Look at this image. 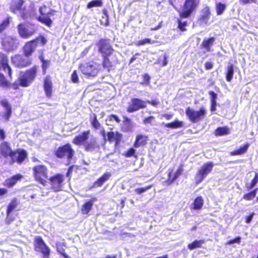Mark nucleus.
I'll use <instances>...</instances> for the list:
<instances>
[{
    "label": "nucleus",
    "instance_id": "nucleus-1",
    "mask_svg": "<svg viewBox=\"0 0 258 258\" xmlns=\"http://www.w3.org/2000/svg\"><path fill=\"white\" fill-rule=\"evenodd\" d=\"M0 153L6 159H10V163L22 164L28 157V153L23 149L13 150L8 142H4L0 146Z\"/></svg>",
    "mask_w": 258,
    "mask_h": 258
},
{
    "label": "nucleus",
    "instance_id": "nucleus-2",
    "mask_svg": "<svg viewBox=\"0 0 258 258\" xmlns=\"http://www.w3.org/2000/svg\"><path fill=\"white\" fill-rule=\"evenodd\" d=\"M32 171L35 181L43 186H45L49 178L48 167L43 164L36 165L32 168Z\"/></svg>",
    "mask_w": 258,
    "mask_h": 258
},
{
    "label": "nucleus",
    "instance_id": "nucleus-3",
    "mask_svg": "<svg viewBox=\"0 0 258 258\" xmlns=\"http://www.w3.org/2000/svg\"><path fill=\"white\" fill-rule=\"evenodd\" d=\"M53 155L57 159L70 161L75 157V151L70 143H66L54 149Z\"/></svg>",
    "mask_w": 258,
    "mask_h": 258
},
{
    "label": "nucleus",
    "instance_id": "nucleus-4",
    "mask_svg": "<svg viewBox=\"0 0 258 258\" xmlns=\"http://www.w3.org/2000/svg\"><path fill=\"white\" fill-rule=\"evenodd\" d=\"M34 250L41 254L43 258H49L51 250L40 236H36L34 239Z\"/></svg>",
    "mask_w": 258,
    "mask_h": 258
},
{
    "label": "nucleus",
    "instance_id": "nucleus-5",
    "mask_svg": "<svg viewBox=\"0 0 258 258\" xmlns=\"http://www.w3.org/2000/svg\"><path fill=\"white\" fill-rule=\"evenodd\" d=\"M18 34L23 39H28L37 31L36 26L30 23H22L17 26Z\"/></svg>",
    "mask_w": 258,
    "mask_h": 258
},
{
    "label": "nucleus",
    "instance_id": "nucleus-6",
    "mask_svg": "<svg viewBox=\"0 0 258 258\" xmlns=\"http://www.w3.org/2000/svg\"><path fill=\"white\" fill-rule=\"evenodd\" d=\"M214 163L208 162L204 163L197 171L195 179L197 184L202 182L207 175L212 171Z\"/></svg>",
    "mask_w": 258,
    "mask_h": 258
},
{
    "label": "nucleus",
    "instance_id": "nucleus-7",
    "mask_svg": "<svg viewBox=\"0 0 258 258\" xmlns=\"http://www.w3.org/2000/svg\"><path fill=\"white\" fill-rule=\"evenodd\" d=\"M206 110L201 107L199 110H195L188 107L185 110V114L189 120L193 123H196L203 119L206 114Z\"/></svg>",
    "mask_w": 258,
    "mask_h": 258
},
{
    "label": "nucleus",
    "instance_id": "nucleus-8",
    "mask_svg": "<svg viewBox=\"0 0 258 258\" xmlns=\"http://www.w3.org/2000/svg\"><path fill=\"white\" fill-rule=\"evenodd\" d=\"M199 4L198 0H185L182 11L179 13L180 18H188L196 10Z\"/></svg>",
    "mask_w": 258,
    "mask_h": 258
},
{
    "label": "nucleus",
    "instance_id": "nucleus-9",
    "mask_svg": "<svg viewBox=\"0 0 258 258\" xmlns=\"http://www.w3.org/2000/svg\"><path fill=\"white\" fill-rule=\"evenodd\" d=\"M48 180L49 181L50 187L55 192L62 190L64 184V177L61 173H56L50 176Z\"/></svg>",
    "mask_w": 258,
    "mask_h": 258
},
{
    "label": "nucleus",
    "instance_id": "nucleus-10",
    "mask_svg": "<svg viewBox=\"0 0 258 258\" xmlns=\"http://www.w3.org/2000/svg\"><path fill=\"white\" fill-rule=\"evenodd\" d=\"M183 172V165H180L176 171L173 168H169L167 171V178L164 181L166 185L172 184L182 174Z\"/></svg>",
    "mask_w": 258,
    "mask_h": 258
},
{
    "label": "nucleus",
    "instance_id": "nucleus-11",
    "mask_svg": "<svg viewBox=\"0 0 258 258\" xmlns=\"http://www.w3.org/2000/svg\"><path fill=\"white\" fill-rule=\"evenodd\" d=\"M19 44L18 39L9 36L5 37L2 42L3 49L8 52L17 49Z\"/></svg>",
    "mask_w": 258,
    "mask_h": 258
},
{
    "label": "nucleus",
    "instance_id": "nucleus-12",
    "mask_svg": "<svg viewBox=\"0 0 258 258\" xmlns=\"http://www.w3.org/2000/svg\"><path fill=\"white\" fill-rule=\"evenodd\" d=\"M80 68L83 74L89 77H93L98 72V66L96 63L92 61L81 64Z\"/></svg>",
    "mask_w": 258,
    "mask_h": 258
},
{
    "label": "nucleus",
    "instance_id": "nucleus-13",
    "mask_svg": "<svg viewBox=\"0 0 258 258\" xmlns=\"http://www.w3.org/2000/svg\"><path fill=\"white\" fill-rule=\"evenodd\" d=\"M147 107V102L141 99L132 98L126 108V111L128 113H133L140 109H144Z\"/></svg>",
    "mask_w": 258,
    "mask_h": 258
},
{
    "label": "nucleus",
    "instance_id": "nucleus-14",
    "mask_svg": "<svg viewBox=\"0 0 258 258\" xmlns=\"http://www.w3.org/2000/svg\"><path fill=\"white\" fill-rule=\"evenodd\" d=\"M11 59L12 63L17 67H26L31 64V59L24 54L15 55L12 57Z\"/></svg>",
    "mask_w": 258,
    "mask_h": 258
},
{
    "label": "nucleus",
    "instance_id": "nucleus-15",
    "mask_svg": "<svg viewBox=\"0 0 258 258\" xmlns=\"http://www.w3.org/2000/svg\"><path fill=\"white\" fill-rule=\"evenodd\" d=\"M97 45L98 47L99 52H100L103 56L110 55L113 51V49L110 43V40L108 39H100L97 44Z\"/></svg>",
    "mask_w": 258,
    "mask_h": 258
},
{
    "label": "nucleus",
    "instance_id": "nucleus-16",
    "mask_svg": "<svg viewBox=\"0 0 258 258\" xmlns=\"http://www.w3.org/2000/svg\"><path fill=\"white\" fill-rule=\"evenodd\" d=\"M46 9V8L45 6L40 8L39 12L41 14V16L38 17V20L40 22L50 27L52 23L50 17L53 15V13L51 12H45Z\"/></svg>",
    "mask_w": 258,
    "mask_h": 258
},
{
    "label": "nucleus",
    "instance_id": "nucleus-17",
    "mask_svg": "<svg viewBox=\"0 0 258 258\" xmlns=\"http://www.w3.org/2000/svg\"><path fill=\"white\" fill-rule=\"evenodd\" d=\"M0 65L2 67L3 71L5 73V76L6 77V80L7 81L6 76H8L10 79H11L12 70L8 64V59L7 56L3 53L0 52Z\"/></svg>",
    "mask_w": 258,
    "mask_h": 258
},
{
    "label": "nucleus",
    "instance_id": "nucleus-18",
    "mask_svg": "<svg viewBox=\"0 0 258 258\" xmlns=\"http://www.w3.org/2000/svg\"><path fill=\"white\" fill-rule=\"evenodd\" d=\"M90 133V131L88 130L83 132L81 134L78 135L73 139V143L78 146H83L89 139Z\"/></svg>",
    "mask_w": 258,
    "mask_h": 258
},
{
    "label": "nucleus",
    "instance_id": "nucleus-19",
    "mask_svg": "<svg viewBox=\"0 0 258 258\" xmlns=\"http://www.w3.org/2000/svg\"><path fill=\"white\" fill-rule=\"evenodd\" d=\"M211 12L209 7H206L202 11L201 14L198 19L197 23L200 26H205L210 18Z\"/></svg>",
    "mask_w": 258,
    "mask_h": 258
},
{
    "label": "nucleus",
    "instance_id": "nucleus-20",
    "mask_svg": "<svg viewBox=\"0 0 258 258\" xmlns=\"http://www.w3.org/2000/svg\"><path fill=\"white\" fill-rule=\"evenodd\" d=\"M107 137L109 142L115 143V146H118L122 140V135L118 132H108L107 133Z\"/></svg>",
    "mask_w": 258,
    "mask_h": 258
},
{
    "label": "nucleus",
    "instance_id": "nucleus-21",
    "mask_svg": "<svg viewBox=\"0 0 258 258\" xmlns=\"http://www.w3.org/2000/svg\"><path fill=\"white\" fill-rule=\"evenodd\" d=\"M36 47L37 44L35 41L31 40L27 42L23 48L24 54L30 57L35 51Z\"/></svg>",
    "mask_w": 258,
    "mask_h": 258
},
{
    "label": "nucleus",
    "instance_id": "nucleus-22",
    "mask_svg": "<svg viewBox=\"0 0 258 258\" xmlns=\"http://www.w3.org/2000/svg\"><path fill=\"white\" fill-rule=\"evenodd\" d=\"M148 136L138 134L136 137L135 141L133 144V147L135 148H138L141 147L146 146L149 141Z\"/></svg>",
    "mask_w": 258,
    "mask_h": 258
},
{
    "label": "nucleus",
    "instance_id": "nucleus-23",
    "mask_svg": "<svg viewBox=\"0 0 258 258\" xmlns=\"http://www.w3.org/2000/svg\"><path fill=\"white\" fill-rule=\"evenodd\" d=\"M23 177V175L20 173L15 174L7 179L4 183V185L8 188H11L16 184L19 181H20Z\"/></svg>",
    "mask_w": 258,
    "mask_h": 258
},
{
    "label": "nucleus",
    "instance_id": "nucleus-24",
    "mask_svg": "<svg viewBox=\"0 0 258 258\" xmlns=\"http://www.w3.org/2000/svg\"><path fill=\"white\" fill-rule=\"evenodd\" d=\"M31 82H19V83H13L11 84L10 82H0V86L2 87L12 88L13 89H17L19 88V86L23 87H28L30 85Z\"/></svg>",
    "mask_w": 258,
    "mask_h": 258
},
{
    "label": "nucleus",
    "instance_id": "nucleus-25",
    "mask_svg": "<svg viewBox=\"0 0 258 258\" xmlns=\"http://www.w3.org/2000/svg\"><path fill=\"white\" fill-rule=\"evenodd\" d=\"M97 201L96 198H92L90 200L85 202L81 208V211L83 214L88 215L92 209L93 203Z\"/></svg>",
    "mask_w": 258,
    "mask_h": 258
},
{
    "label": "nucleus",
    "instance_id": "nucleus-26",
    "mask_svg": "<svg viewBox=\"0 0 258 258\" xmlns=\"http://www.w3.org/2000/svg\"><path fill=\"white\" fill-rule=\"evenodd\" d=\"M111 176L110 172H105L101 176L93 183V187H98L101 186L106 181H107Z\"/></svg>",
    "mask_w": 258,
    "mask_h": 258
},
{
    "label": "nucleus",
    "instance_id": "nucleus-27",
    "mask_svg": "<svg viewBox=\"0 0 258 258\" xmlns=\"http://www.w3.org/2000/svg\"><path fill=\"white\" fill-rule=\"evenodd\" d=\"M249 147V144L247 143H245L241 146L238 149L230 152L229 155L232 156L242 155L247 152Z\"/></svg>",
    "mask_w": 258,
    "mask_h": 258
},
{
    "label": "nucleus",
    "instance_id": "nucleus-28",
    "mask_svg": "<svg viewBox=\"0 0 258 258\" xmlns=\"http://www.w3.org/2000/svg\"><path fill=\"white\" fill-rule=\"evenodd\" d=\"M18 205V203L17 199L15 198L13 199L8 204L6 211L7 219L10 220L11 221L13 220V219L11 218L10 216L12 212L17 208Z\"/></svg>",
    "mask_w": 258,
    "mask_h": 258
},
{
    "label": "nucleus",
    "instance_id": "nucleus-29",
    "mask_svg": "<svg viewBox=\"0 0 258 258\" xmlns=\"http://www.w3.org/2000/svg\"><path fill=\"white\" fill-rule=\"evenodd\" d=\"M1 104L6 109V112L4 114V117L6 120H8L12 114V108L11 105L7 100H3L1 102Z\"/></svg>",
    "mask_w": 258,
    "mask_h": 258
},
{
    "label": "nucleus",
    "instance_id": "nucleus-30",
    "mask_svg": "<svg viewBox=\"0 0 258 258\" xmlns=\"http://www.w3.org/2000/svg\"><path fill=\"white\" fill-rule=\"evenodd\" d=\"M84 150L87 152H91L98 148L99 146L97 144L96 140L93 139L91 141L86 142L83 146Z\"/></svg>",
    "mask_w": 258,
    "mask_h": 258
},
{
    "label": "nucleus",
    "instance_id": "nucleus-31",
    "mask_svg": "<svg viewBox=\"0 0 258 258\" xmlns=\"http://www.w3.org/2000/svg\"><path fill=\"white\" fill-rule=\"evenodd\" d=\"M23 4L24 1L23 0H17L13 1L10 7L11 11L14 13H16L17 11H21Z\"/></svg>",
    "mask_w": 258,
    "mask_h": 258
},
{
    "label": "nucleus",
    "instance_id": "nucleus-32",
    "mask_svg": "<svg viewBox=\"0 0 258 258\" xmlns=\"http://www.w3.org/2000/svg\"><path fill=\"white\" fill-rule=\"evenodd\" d=\"M204 203V201L202 196H198L194 200L192 203V209L195 210H201Z\"/></svg>",
    "mask_w": 258,
    "mask_h": 258
},
{
    "label": "nucleus",
    "instance_id": "nucleus-33",
    "mask_svg": "<svg viewBox=\"0 0 258 258\" xmlns=\"http://www.w3.org/2000/svg\"><path fill=\"white\" fill-rule=\"evenodd\" d=\"M36 69L32 68L27 71L24 75V78L21 79L20 81H31L34 79L36 76Z\"/></svg>",
    "mask_w": 258,
    "mask_h": 258
},
{
    "label": "nucleus",
    "instance_id": "nucleus-34",
    "mask_svg": "<svg viewBox=\"0 0 258 258\" xmlns=\"http://www.w3.org/2000/svg\"><path fill=\"white\" fill-rule=\"evenodd\" d=\"M209 94L211 96V110L212 112L215 111L217 107V94L212 91H210Z\"/></svg>",
    "mask_w": 258,
    "mask_h": 258
},
{
    "label": "nucleus",
    "instance_id": "nucleus-35",
    "mask_svg": "<svg viewBox=\"0 0 258 258\" xmlns=\"http://www.w3.org/2000/svg\"><path fill=\"white\" fill-rule=\"evenodd\" d=\"M230 130L227 126L218 127L214 131L216 136H222L230 134Z\"/></svg>",
    "mask_w": 258,
    "mask_h": 258
},
{
    "label": "nucleus",
    "instance_id": "nucleus-36",
    "mask_svg": "<svg viewBox=\"0 0 258 258\" xmlns=\"http://www.w3.org/2000/svg\"><path fill=\"white\" fill-rule=\"evenodd\" d=\"M43 88L47 97L49 98H51L52 92V82H44Z\"/></svg>",
    "mask_w": 258,
    "mask_h": 258
},
{
    "label": "nucleus",
    "instance_id": "nucleus-37",
    "mask_svg": "<svg viewBox=\"0 0 258 258\" xmlns=\"http://www.w3.org/2000/svg\"><path fill=\"white\" fill-rule=\"evenodd\" d=\"M205 243L204 239L195 240L190 243L187 245V247L190 250H192L195 248H200L203 243Z\"/></svg>",
    "mask_w": 258,
    "mask_h": 258
},
{
    "label": "nucleus",
    "instance_id": "nucleus-38",
    "mask_svg": "<svg viewBox=\"0 0 258 258\" xmlns=\"http://www.w3.org/2000/svg\"><path fill=\"white\" fill-rule=\"evenodd\" d=\"M215 40L214 37H211L207 40L204 39L202 42V46L205 48L207 51H210V47L213 45Z\"/></svg>",
    "mask_w": 258,
    "mask_h": 258
},
{
    "label": "nucleus",
    "instance_id": "nucleus-39",
    "mask_svg": "<svg viewBox=\"0 0 258 258\" xmlns=\"http://www.w3.org/2000/svg\"><path fill=\"white\" fill-rule=\"evenodd\" d=\"M92 126L95 130H98L101 127V124L97 119L96 114L93 113L90 118Z\"/></svg>",
    "mask_w": 258,
    "mask_h": 258
},
{
    "label": "nucleus",
    "instance_id": "nucleus-40",
    "mask_svg": "<svg viewBox=\"0 0 258 258\" xmlns=\"http://www.w3.org/2000/svg\"><path fill=\"white\" fill-rule=\"evenodd\" d=\"M183 123L182 121L175 120L171 122L165 124L164 126L168 128L175 129L181 127Z\"/></svg>",
    "mask_w": 258,
    "mask_h": 258
},
{
    "label": "nucleus",
    "instance_id": "nucleus-41",
    "mask_svg": "<svg viewBox=\"0 0 258 258\" xmlns=\"http://www.w3.org/2000/svg\"><path fill=\"white\" fill-rule=\"evenodd\" d=\"M226 6L221 3H216V11L217 15H221L225 10Z\"/></svg>",
    "mask_w": 258,
    "mask_h": 258
},
{
    "label": "nucleus",
    "instance_id": "nucleus-42",
    "mask_svg": "<svg viewBox=\"0 0 258 258\" xmlns=\"http://www.w3.org/2000/svg\"><path fill=\"white\" fill-rule=\"evenodd\" d=\"M256 191L257 189H254V190L250 191L249 192L245 194L243 197V199L245 200L246 201L252 200L255 198L256 194Z\"/></svg>",
    "mask_w": 258,
    "mask_h": 258
},
{
    "label": "nucleus",
    "instance_id": "nucleus-43",
    "mask_svg": "<svg viewBox=\"0 0 258 258\" xmlns=\"http://www.w3.org/2000/svg\"><path fill=\"white\" fill-rule=\"evenodd\" d=\"M135 148H130L126 152H124L123 155L125 157H134L137 158L138 156L136 154V150Z\"/></svg>",
    "mask_w": 258,
    "mask_h": 258
},
{
    "label": "nucleus",
    "instance_id": "nucleus-44",
    "mask_svg": "<svg viewBox=\"0 0 258 258\" xmlns=\"http://www.w3.org/2000/svg\"><path fill=\"white\" fill-rule=\"evenodd\" d=\"M102 5V2L101 0H94L88 4L87 8L90 9L94 7H101Z\"/></svg>",
    "mask_w": 258,
    "mask_h": 258
},
{
    "label": "nucleus",
    "instance_id": "nucleus-45",
    "mask_svg": "<svg viewBox=\"0 0 258 258\" xmlns=\"http://www.w3.org/2000/svg\"><path fill=\"white\" fill-rule=\"evenodd\" d=\"M233 66L229 65L227 67V72L226 74L227 81H231L233 78Z\"/></svg>",
    "mask_w": 258,
    "mask_h": 258
},
{
    "label": "nucleus",
    "instance_id": "nucleus-46",
    "mask_svg": "<svg viewBox=\"0 0 258 258\" xmlns=\"http://www.w3.org/2000/svg\"><path fill=\"white\" fill-rule=\"evenodd\" d=\"M152 187V185H148L144 187L137 188L135 189V192L138 195H141Z\"/></svg>",
    "mask_w": 258,
    "mask_h": 258
},
{
    "label": "nucleus",
    "instance_id": "nucleus-47",
    "mask_svg": "<svg viewBox=\"0 0 258 258\" xmlns=\"http://www.w3.org/2000/svg\"><path fill=\"white\" fill-rule=\"evenodd\" d=\"M258 181V174L255 173L254 178L251 180V183L246 185V187L247 190H249L252 188L257 183Z\"/></svg>",
    "mask_w": 258,
    "mask_h": 258
},
{
    "label": "nucleus",
    "instance_id": "nucleus-48",
    "mask_svg": "<svg viewBox=\"0 0 258 258\" xmlns=\"http://www.w3.org/2000/svg\"><path fill=\"white\" fill-rule=\"evenodd\" d=\"M33 40L35 41L37 45L38 42H40L42 45H44L47 42L46 39L43 36H40Z\"/></svg>",
    "mask_w": 258,
    "mask_h": 258
},
{
    "label": "nucleus",
    "instance_id": "nucleus-49",
    "mask_svg": "<svg viewBox=\"0 0 258 258\" xmlns=\"http://www.w3.org/2000/svg\"><path fill=\"white\" fill-rule=\"evenodd\" d=\"M104 60H103V67L106 68H110L112 67V63L109 60V58L107 57L106 55L103 56Z\"/></svg>",
    "mask_w": 258,
    "mask_h": 258
},
{
    "label": "nucleus",
    "instance_id": "nucleus-50",
    "mask_svg": "<svg viewBox=\"0 0 258 258\" xmlns=\"http://www.w3.org/2000/svg\"><path fill=\"white\" fill-rule=\"evenodd\" d=\"M154 41H152L150 39L145 38L142 40L139 41L138 42V45H145L146 44H153V43H154Z\"/></svg>",
    "mask_w": 258,
    "mask_h": 258
},
{
    "label": "nucleus",
    "instance_id": "nucleus-51",
    "mask_svg": "<svg viewBox=\"0 0 258 258\" xmlns=\"http://www.w3.org/2000/svg\"><path fill=\"white\" fill-rule=\"evenodd\" d=\"M241 242V237L239 236H237L232 239H230L229 241H227V245H231L234 243H240Z\"/></svg>",
    "mask_w": 258,
    "mask_h": 258
},
{
    "label": "nucleus",
    "instance_id": "nucleus-52",
    "mask_svg": "<svg viewBox=\"0 0 258 258\" xmlns=\"http://www.w3.org/2000/svg\"><path fill=\"white\" fill-rule=\"evenodd\" d=\"M108 119L110 121H112L113 120H115L117 123H119L120 122V119L119 117L115 114H111L108 116Z\"/></svg>",
    "mask_w": 258,
    "mask_h": 258
},
{
    "label": "nucleus",
    "instance_id": "nucleus-53",
    "mask_svg": "<svg viewBox=\"0 0 258 258\" xmlns=\"http://www.w3.org/2000/svg\"><path fill=\"white\" fill-rule=\"evenodd\" d=\"M154 118H155L153 116H148L143 120V122L145 124L151 123Z\"/></svg>",
    "mask_w": 258,
    "mask_h": 258
},
{
    "label": "nucleus",
    "instance_id": "nucleus-54",
    "mask_svg": "<svg viewBox=\"0 0 258 258\" xmlns=\"http://www.w3.org/2000/svg\"><path fill=\"white\" fill-rule=\"evenodd\" d=\"M186 25H187L186 22H182L181 21L178 20V28L182 31H185L186 29H185V27L186 26Z\"/></svg>",
    "mask_w": 258,
    "mask_h": 258
},
{
    "label": "nucleus",
    "instance_id": "nucleus-55",
    "mask_svg": "<svg viewBox=\"0 0 258 258\" xmlns=\"http://www.w3.org/2000/svg\"><path fill=\"white\" fill-rule=\"evenodd\" d=\"M9 25L8 21H4L0 24V33H2Z\"/></svg>",
    "mask_w": 258,
    "mask_h": 258
},
{
    "label": "nucleus",
    "instance_id": "nucleus-56",
    "mask_svg": "<svg viewBox=\"0 0 258 258\" xmlns=\"http://www.w3.org/2000/svg\"><path fill=\"white\" fill-rule=\"evenodd\" d=\"M103 13L104 15V18H105V25L107 26L109 24L108 15L107 11L106 10H104L103 11Z\"/></svg>",
    "mask_w": 258,
    "mask_h": 258
},
{
    "label": "nucleus",
    "instance_id": "nucleus-57",
    "mask_svg": "<svg viewBox=\"0 0 258 258\" xmlns=\"http://www.w3.org/2000/svg\"><path fill=\"white\" fill-rule=\"evenodd\" d=\"M147 102L149 104L152 105L153 106H157L160 104L159 101H158V100H152L150 101L148 100V101H147Z\"/></svg>",
    "mask_w": 258,
    "mask_h": 258
},
{
    "label": "nucleus",
    "instance_id": "nucleus-58",
    "mask_svg": "<svg viewBox=\"0 0 258 258\" xmlns=\"http://www.w3.org/2000/svg\"><path fill=\"white\" fill-rule=\"evenodd\" d=\"M42 62V69H43V71H45L48 68V67L49 66L50 61L49 60H44V61H43Z\"/></svg>",
    "mask_w": 258,
    "mask_h": 258
},
{
    "label": "nucleus",
    "instance_id": "nucleus-59",
    "mask_svg": "<svg viewBox=\"0 0 258 258\" xmlns=\"http://www.w3.org/2000/svg\"><path fill=\"white\" fill-rule=\"evenodd\" d=\"M74 165H71L70 166L68 169V171L66 173V176L67 177H69L70 178L71 177V175L72 174V173L73 172V168H74Z\"/></svg>",
    "mask_w": 258,
    "mask_h": 258
},
{
    "label": "nucleus",
    "instance_id": "nucleus-60",
    "mask_svg": "<svg viewBox=\"0 0 258 258\" xmlns=\"http://www.w3.org/2000/svg\"><path fill=\"white\" fill-rule=\"evenodd\" d=\"M256 0H239V3L242 5H245L249 3H255Z\"/></svg>",
    "mask_w": 258,
    "mask_h": 258
},
{
    "label": "nucleus",
    "instance_id": "nucleus-61",
    "mask_svg": "<svg viewBox=\"0 0 258 258\" xmlns=\"http://www.w3.org/2000/svg\"><path fill=\"white\" fill-rule=\"evenodd\" d=\"M6 138L5 132L3 129L0 128V141H3Z\"/></svg>",
    "mask_w": 258,
    "mask_h": 258
},
{
    "label": "nucleus",
    "instance_id": "nucleus-62",
    "mask_svg": "<svg viewBox=\"0 0 258 258\" xmlns=\"http://www.w3.org/2000/svg\"><path fill=\"white\" fill-rule=\"evenodd\" d=\"M213 67V63L211 62H207L205 63V68L206 70H211Z\"/></svg>",
    "mask_w": 258,
    "mask_h": 258
},
{
    "label": "nucleus",
    "instance_id": "nucleus-63",
    "mask_svg": "<svg viewBox=\"0 0 258 258\" xmlns=\"http://www.w3.org/2000/svg\"><path fill=\"white\" fill-rule=\"evenodd\" d=\"M72 81H78V77L76 71L72 75Z\"/></svg>",
    "mask_w": 258,
    "mask_h": 258
},
{
    "label": "nucleus",
    "instance_id": "nucleus-64",
    "mask_svg": "<svg viewBox=\"0 0 258 258\" xmlns=\"http://www.w3.org/2000/svg\"><path fill=\"white\" fill-rule=\"evenodd\" d=\"M8 192V190L6 188H0V196H3L6 194Z\"/></svg>",
    "mask_w": 258,
    "mask_h": 258
}]
</instances>
